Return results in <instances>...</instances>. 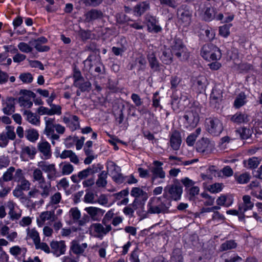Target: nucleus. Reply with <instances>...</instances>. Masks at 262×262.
I'll return each mask as SVG.
<instances>
[{
    "label": "nucleus",
    "mask_w": 262,
    "mask_h": 262,
    "mask_svg": "<svg viewBox=\"0 0 262 262\" xmlns=\"http://www.w3.org/2000/svg\"><path fill=\"white\" fill-rule=\"evenodd\" d=\"M29 236L33 241L34 245L40 241L38 232L35 229L29 230L28 232Z\"/></svg>",
    "instance_id": "6e6d98bb"
},
{
    "label": "nucleus",
    "mask_w": 262,
    "mask_h": 262,
    "mask_svg": "<svg viewBox=\"0 0 262 262\" xmlns=\"http://www.w3.org/2000/svg\"><path fill=\"white\" fill-rule=\"evenodd\" d=\"M171 206L170 200L164 198L163 195L153 197L148 202L147 212L149 214H167L170 213Z\"/></svg>",
    "instance_id": "f257e3e1"
},
{
    "label": "nucleus",
    "mask_w": 262,
    "mask_h": 262,
    "mask_svg": "<svg viewBox=\"0 0 262 262\" xmlns=\"http://www.w3.org/2000/svg\"><path fill=\"white\" fill-rule=\"evenodd\" d=\"M171 262H182L183 256L180 249L175 248L173 249L171 256Z\"/></svg>",
    "instance_id": "c03bdc74"
},
{
    "label": "nucleus",
    "mask_w": 262,
    "mask_h": 262,
    "mask_svg": "<svg viewBox=\"0 0 262 262\" xmlns=\"http://www.w3.org/2000/svg\"><path fill=\"white\" fill-rule=\"evenodd\" d=\"M259 163L260 161L258 159L257 157H253L247 160L246 167L251 169L255 168L258 166Z\"/></svg>",
    "instance_id": "603ef678"
},
{
    "label": "nucleus",
    "mask_w": 262,
    "mask_h": 262,
    "mask_svg": "<svg viewBox=\"0 0 262 262\" xmlns=\"http://www.w3.org/2000/svg\"><path fill=\"white\" fill-rule=\"evenodd\" d=\"M230 120L236 124L246 123L250 121V116L245 113L237 112L231 116Z\"/></svg>",
    "instance_id": "5701e85b"
},
{
    "label": "nucleus",
    "mask_w": 262,
    "mask_h": 262,
    "mask_svg": "<svg viewBox=\"0 0 262 262\" xmlns=\"http://www.w3.org/2000/svg\"><path fill=\"white\" fill-rule=\"evenodd\" d=\"M202 57L206 60H217L222 57L220 49L212 43L204 45L201 51Z\"/></svg>",
    "instance_id": "20e7f679"
},
{
    "label": "nucleus",
    "mask_w": 262,
    "mask_h": 262,
    "mask_svg": "<svg viewBox=\"0 0 262 262\" xmlns=\"http://www.w3.org/2000/svg\"><path fill=\"white\" fill-rule=\"evenodd\" d=\"M92 176L95 173L100 172L103 169V166L100 163L94 164L88 167Z\"/></svg>",
    "instance_id": "864d4df0"
},
{
    "label": "nucleus",
    "mask_w": 262,
    "mask_h": 262,
    "mask_svg": "<svg viewBox=\"0 0 262 262\" xmlns=\"http://www.w3.org/2000/svg\"><path fill=\"white\" fill-rule=\"evenodd\" d=\"M235 133L237 137H239L241 139H247L252 135V131L246 127H240L235 130Z\"/></svg>",
    "instance_id": "e433bc0d"
},
{
    "label": "nucleus",
    "mask_w": 262,
    "mask_h": 262,
    "mask_svg": "<svg viewBox=\"0 0 262 262\" xmlns=\"http://www.w3.org/2000/svg\"><path fill=\"white\" fill-rule=\"evenodd\" d=\"M14 127L11 126H7L6 129V132H4L5 135H6L8 139L9 140H13L16 137L15 133L14 131Z\"/></svg>",
    "instance_id": "bf43d9fd"
},
{
    "label": "nucleus",
    "mask_w": 262,
    "mask_h": 262,
    "mask_svg": "<svg viewBox=\"0 0 262 262\" xmlns=\"http://www.w3.org/2000/svg\"><path fill=\"white\" fill-rule=\"evenodd\" d=\"M181 82V78L177 76H172L170 78V89H176Z\"/></svg>",
    "instance_id": "338daca9"
},
{
    "label": "nucleus",
    "mask_w": 262,
    "mask_h": 262,
    "mask_svg": "<svg viewBox=\"0 0 262 262\" xmlns=\"http://www.w3.org/2000/svg\"><path fill=\"white\" fill-rule=\"evenodd\" d=\"M45 122V128L43 131L44 134L49 137L51 134L54 133L55 124V119L54 118H49L48 117H44Z\"/></svg>",
    "instance_id": "4be33fe9"
},
{
    "label": "nucleus",
    "mask_w": 262,
    "mask_h": 262,
    "mask_svg": "<svg viewBox=\"0 0 262 262\" xmlns=\"http://www.w3.org/2000/svg\"><path fill=\"white\" fill-rule=\"evenodd\" d=\"M170 50L173 56L180 61H187L190 57V52L184 43L182 39L175 37L170 44Z\"/></svg>",
    "instance_id": "f03ea898"
},
{
    "label": "nucleus",
    "mask_w": 262,
    "mask_h": 262,
    "mask_svg": "<svg viewBox=\"0 0 262 262\" xmlns=\"http://www.w3.org/2000/svg\"><path fill=\"white\" fill-rule=\"evenodd\" d=\"M23 115L25 116L26 120L31 124L36 126L40 125V117L36 114L33 113L30 111L25 110Z\"/></svg>",
    "instance_id": "c85d7f7f"
},
{
    "label": "nucleus",
    "mask_w": 262,
    "mask_h": 262,
    "mask_svg": "<svg viewBox=\"0 0 262 262\" xmlns=\"http://www.w3.org/2000/svg\"><path fill=\"white\" fill-rule=\"evenodd\" d=\"M231 24H225L219 28V34L224 37H227L230 34V28Z\"/></svg>",
    "instance_id": "8fccbe9b"
},
{
    "label": "nucleus",
    "mask_w": 262,
    "mask_h": 262,
    "mask_svg": "<svg viewBox=\"0 0 262 262\" xmlns=\"http://www.w3.org/2000/svg\"><path fill=\"white\" fill-rule=\"evenodd\" d=\"M60 167L62 175H69L74 170L73 166L69 163H61Z\"/></svg>",
    "instance_id": "79ce46f5"
},
{
    "label": "nucleus",
    "mask_w": 262,
    "mask_h": 262,
    "mask_svg": "<svg viewBox=\"0 0 262 262\" xmlns=\"http://www.w3.org/2000/svg\"><path fill=\"white\" fill-rule=\"evenodd\" d=\"M9 252L12 255L16 258L21 255V253L25 254L26 252V249L25 248H21L18 246H14L10 248Z\"/></svg>",
    "instance_id": "a18cd8bd"
},
{
    "label": "nucleus",
    "mask_w": 262,
    "mask_h": 262,
    "mask_svg": "<svg viewBox=\"0 0 262 262\" xmlns=\"http://www.w3.org/2000/svg\"><path fill=\"white\" fill-rule=\"evenodd\" d=\"M49 106L52 112V116L54 115H60L61 114V107L60 105L52 104Z\"/></svg>",
    "instance_id": "774afa93"
},
{
    "label": "nucleus",
    "mask_w": 262,
    "mask_h": 262,
    "mask_svg": "<svg viewBox=\"0 0 262 262\" xmlns=\"http://www.w3.org/2000/svg\"><path fill=\"white\" fill-rule=\"evenodd\" d=\"M222 183H216L210 185L208 190L211 193H218L222 191Z\"/></svg>",
    "instance_id": "680f3d73"
},
{
    "label": "nucleus",
    "mask_w": 262,
    "mask_h": 262,
    "mask_svg": "<svg viewBox=\"0 0 262 262\" xmlns=\"http://www.w3.org/2000/svg\"><path fill=\"white\" fill-rule=\"evenodd\" d=\"M50 246L51 252L57 257L64 254L66 250V246L63 241H53L51 243Z\"/></svg>",
    "instance_id": "dca6fc26"
},
{
    "label": "nucleus",
    "mask_w": 262,
    "mask_h": 262,
    "mask_svg": "<svg viewBox=\"0 0 262 262\" xmlns=\"http://www.w3.org/2000/svg\"><path fill=\"white\" fill-rule=\"evenodd\" d=\"M181 183L185 187V191H186L187 189H189V188L193 187L195 182L190 179L188 177H185L183 179H182L181 180Z\"/></svg>",
    "instance_id": "13d9d810"
},
{
    "label": "nucleus",
    "mask_w": 262,
    "mask_h": 262,
    "mask_svg": "<svg viewBox=\"0 0 262 262\" xmlns=\"http://www.w3.org/2000/svg\"><path fill=\"white\" fill-rule=\"evenodd\" d=\"M31 183L26 179L18 182L17 187H19L23 191H27L30 189Z\"/></svg>",
    "instance_id": "e2e57ef3"
},
{
    "label": "nucleus",
    "mask_w": 262,
    "mask_h": 262,
    "mask_svg": "<svg viewBox=\"0 0 262 262\" xmlns=\"http://www.w3.org/2000/svg\"><path fill=\"white\" fill-rule=\"evenodd\" d=\"M87 247L86 243L80 244L77 241L74 240L71 243L70 251L77 255H83Z\"/></svg>",
    "instance_id": "f3484780"
},
{
    "label": "nucleus",
    "mask_w": 262,
    "mask_h": 262,
    "mask_svg": "<svg viewBox=\"0 0 262 262\" xmlns=\"http://www.w3.org/2000/svg\"><path fill=\"white\" fill-rule=\"evenodd\" d=\"M247 97L244 92L239 93L236 97L233 106L235 108H239L247 103Z\"/></svg>",
    "instance_id": "c9c22d12"
},
{
    "label": "nucleus",
    "mask_w": 262,
    "mask_h": 262,
    "mask_svg": "<svg viewBox=\"0 0 262 262\" xmlns=\"http://www.w3.org/2000/svg\"><path fill=\"white\" fill-rule=\"evenodd\" d=\"M222 92L219 90L213 89L210 95V103L212 106L215 108L219 107L218 104L222 100Z\"/></svg>",
    "instance_id": "c756f323"
},
{
    "label": "nucleus",
    "mask_w": 262,
    "mask_h": 262,
    "mask_svg": "<svg viewBox=\"0 0 262 262\" xmlns=\"http://www.w3.org/2000/svg\"><path fill=\"white\" fill-rule=\"evenodd\" d=\"M182 192L183 188L181 186L172 184L164 188L163 196L164 198L170 200L171 204L172 200L177 201L181 199Z\"/></svg>",
    "instance_id": "39448f33"
},
{
    "label": "nucleus",
    "mask_w": 262,
    "mask_h": 262,
    "mask_svg": "<svg viewBox=\"0 0 262 262\" xmlns=\"http://www.w3.org/2000/svg\"><path fill=\"white\" fill-rule=\"evenodd\" d=\"M200 191V188L198 186H193L189 188L186 191L187 193L188 194L189 199L190 200H194L196 195H197Z\"/></svg>",
    "instance_id": "de8ad7c7"
},
{
    "label": "nucleus",
    "mask_w": 262,
    "mask_h": 262,
    "mask_svg": "<svg viewBox=\"0 0 262 262\" xmlns=\"http://www.w3.org/2000/svg\"><path fill=\"white\" fill-rule=\"evenodd\" d=\"M14 171V167H9L7 171L4 172L2 178L0 179V184L2 185L3 182H8L12 180L13 179V173Z\"/></svg>",
    "instance_id": "a19ab883"
},
{
    "label": "nucleus",
    "mask_w": 262,
    "mask_h": 262,
    "mask_svg": "<svg viewBox=\"0 0 262 262\" xmlns=\"http://www.w3.org/2000/svg\"><path fill=\"white\" fill-rule=\"evenodd\" d=\"M39 151L45 156V159L51 157V145L47 141L39 142L37 144Z\"/></svg>",
    "instance_id": "a878e982"
},
{
    "label": "nucleus",
    "mask_w": 262,
    "mask_h": 262,
    "mask_svg": "<svg viewBox=\"0 0 262 262\" xmlns=\"http://www.w3.org/2000/svg\"><path fill=\"white\" fill-rule=\"evenodd\" d=\"M200 112L201 108L197 105H192L186 111L183 116L184 126L189 129L195 127L200 120Z\"/></svg>",
    "instance_id": "7ed1b4c3"
},
{
    "label": "nucleus",
    "mask_w": 262,
    "mask_h": 262,
    "mask_svg": "<svg viewBox=\"0 0 262 262\" xmlns=\"http://www.w3.org/2000/svg\"><path fill=\"white\" fill-rule=\"evenodd\" d=\"M182 143V138L180 133L174 130L172 132L170 137V144L171 148L174 150H178Z\"/></svg>",
    "instance_id": "a211bd4d"
},
{
    "label": "nucleus",
    "mask_w": 262,
    "mask_h": 262,
    "mask_svg": "<svg viewBox=\"0 0 262 262\" xmlns=\"http://www.w3.org/2000/svg\"><path fill=\"white\" fill-rule=\"evenodd\" d=\"M92 227L94 232L97 234L96 236L99 238H102L112 230L111 225H106V227L104 228L100 223L93 224Z\"/></svg>",
    "instance_id": "6ab92c4d"
},
{
    "label": "nucleus",
    "mask_w": 262,
    "mask_h": 262,
    "mask_svg": "<svg viewBox=\"0 0 262 262\" xmlns=\"http://www.w3.org/2000/svg\"><path fill=\"white\" fill-rule=\"evenodd\" d=\"M188 102L186 96L183 95L179 98L178 96L173 95L171 102L172 108L174 112L178 113L185 107Z\"/></svg>",
    "instance_id": "9b49d317"
},
{
    "label": "nucleus",
    "mask_w": 262,
    "mask_h": 262,
    "mask_svg": "<svg viewBox=\"0 0 262 262\" xmlns=\"http://www.w3.org/2000/svg\"><path fill=\"white\" fill-rule=\"evenodd\" d=\"M205 123L207 130L213 136H219L223 130L222 122L216 118H209Z\"/></svg>",
    "instance_id": "423d86ee"
},
{
    "label": "nucleus",
    "mask_w": 262,
    "mask_h": 262,
    "mask_svg": "<svg viewBox=\"0 0 262 262\" xmlns=\"http://www.w3.org/2000/svg\"><path fill=\"white\" fill-rule=\"evenodd\" d=\"M146 60L145 58L141 55L136 58L132 63H130L128 69L133 70L135 67H138L137 72L144 71L146 67Z\"/></svg>",
    "instance_id": "aec40b11"
},
{
    "label": "nucleus",
    "mask_w": 262,
    "mask_h": 262,
    "mask_svg": "<svg viewBox=\"0 0 262 262\" xmlns=\"http://www.w3.org/2000/svg\"><path fill=\"white\" fill-rule=\"evenodd\" d=\"M70 127L72 131L80 128L79 118L78 116L76 115L72 116Z\"/></svg>",
    "instance_id": "49530a36"
},
{
    "label": "nucleus",
    "mask_w": 262,
    "mask_h": 262,
    "mask_svg": "<svg viewBox=\"0 0 262 262\" xmlns=\"http://www.w3.org/2000/svg\"><path fill=\"white\" fill-rule=\"evenodd\" d=\"M26 137L31 142H35L39 137L37 131L35 129H29L26 131Z\"/></svg>",
    "instance_id": "37998d69"
},
{
    "label": "nucleus",
    "mask_w": 262,
    "mask_h": 262,
    "mask_svg": "<svg viewBox=\"0 0 262 262\" xmlns=\"http://www.w3.org/2000/svg\"><path fill=\"white\" fill-rule=\"evenodd\" d=\"M19 79L25 83H30L32 82L33 77L30 73H21L19 76Z\"/></svg>",
    "instance_id": "5fc2aeb1"
},
{
    "label": "nucleus",
    "mask_w": 262,
    "mask_h": 262,
    "mask_svg": "<svg viewBox=\"0 0 262 262\" xmlns=\"http://www.w3.org/2000/svg\"><path fill=\"white\" fill-rule=\"evenodd\" d=\"M213 144L208 138H202L196 143V150L198 152L208 154L211 151Z\"/></svg>",
    "instance_id": "2eb2a0df"
},
{
    "label": "nucleus",
    "mask_w": 262,
    "mask_h": 262,
    "mask_svg": "<svg viewBox=\"0 0 262 262\" xmlns=\"http://www.w3.org/2000/svg\"><path fill=\"white\" fill-rule=\"evenodd\" d=\"M150 8L149 3L147 2H143L136 5L133 10L134 14L137 16H140Z\"/></svg>",
    "instance_id": "393cba45"
},
{
    "label": "nucleus",
    "mask_w": 262,
    "mask_h": 262,
    "mask_svg": "<svg viewBox=\"0 0 262 262\" xmlns=\"http://www.w3.org/2000/svg\"><path fill=\"white\" fill-rule=\"evenodd\" d=\"M243 204H239L238 210L241 213H244L248 210H251L254 206V203L251 201V197L248 195L243 197Z\"/></svg>",
    "instance_id": "bb28decb"
},
{
    "label": "nucleus",
    "mask_w": 262,
    "mask_h": 262,
    "mask_svg": "<svg viewBox=\"0 0 262 262\" xmlns=\"http://www.w3.org/2000/svg\"><path fill=\"white\" fill-rule=\"evenodd\" d=\"M39 188L41 189L40 191V194L42 198H46L50 195L51 190V184H47L46 180L38 183Z\"/></svg>",
    "instance_id": "4c0bfd02"
},
{
    "label": "nucleus",
    "mask_w": 262,
    "mask_h": 262,
    "mask_svg": "<svg viewBox=\"0 0 262 262\" xmlns=\"http://www.w3.org/2000/svg\"><path fill=\"white\" fill-rule=\"evenodd\" d=\"M153 165L154 166L150 168V171L152 173L151 178L152 183H154L157 179L161 180L158 182V184L163 183L166 177V173L162 167L163 163L159 161H154Z\"/></svg>",
    "instance_id": "0eeeda50"
},
{
    "label": "nucleus",
    "mask_w": 262,
    "mask_h": 262,
    "mask_svg": "<svg viewBox=\"0 0 262 262\" xmlns=\"http://www.w3.org/2000/svg\"><path fill=\"white\" fill-rule=\"evenodd\" d=\"M85 21L88 23L101 19L103 17V13L100 10L93 9L87 12L85 14Z\"/></svg>",
    "instance_id": "412c9836"
},
{
    "label": "nucleus",
    "mask_w": 262,
    "mask_h": 262,
    "mask_svg": "<svg viewBox=\"0 0 262 262\" xmlns=\"http://www.w3.org/2000/svg\"><path fill=\"white\" fill-rule=\"evenodd\" d=\"M130 195L135 199L141 197L144 201H146L148 198L147 193L139 187H133L131 190Z\"/></svg>",
    "instance_id": "7c9ffc66"
},
{
    "label": "nucleus",
    "mask_w": 262,
    "mask_h": 262,
    "mask_svg": "<svg viewBox=\"0 0 262 262\" xmlns=\"http://www.w3.org/2000/svg\"><path fill=\"white\" fill-rule=\"evenodd\" d=\"M148 31L149 32L159 33L162 31V28L158 25V21L155 16L150 14L145 16Z\"/></svg>",
    "instance_id": "ddd939ff"
},
{
    "label": "nucleus",
    "mask_w": 262,
    "mask_h": 262,
    "mask_svg": "<svg viewBox=\"0 0 262 262\" xmlns=\"http://www.w3.org/2000/svg\"><path fill=\"white\" fill-rule=\"evenodd\" d=\"M235 179L239 184H246L249 181L250 176L248 172H245L236 177Z\"/></svg>",
    "instance_id": "3c124183"
},
{
    "label": "nucleus",
    "mask_w": 262,
    "mask_h": 262,
    "mask_svg": "<svg viewBox=\"0 0 262 262\" xmlns=\"http://www.w3.org/2000/svg\"><path fill=\"white\" fill-rule=\"evenodd\" d=\"M107 169H110V176L114 182L118 184L123 183L124 176L121 173V168L119 166L114 162H111Z\"/></svg>",
    "instance_id": "1a4fd4ad"
},
{
    "label": "nucleus",
    "mask_w": 262,
    "mask_h": 262,
    "mask_svg": "<svg viewBox=\"0 0 262 262\" xmlns=\"http://www.w3.org/2000/svg\"><path fill=\"white\" fill-rule=\"evenodd\" d=\"M73 85L76 88L80 90L82 92H89L92 88L91 83L89 81H85L84 79H83L75 83H73Z\"/></svg>",
    "instance_id": "473e14b6"
},
{
    "label": "nucleus",
    "mask_w": 262,
    "mask_h": 262,
    "mask_svg": "<svg viewBox=\"0 0 262 262\" xmlns=\"http://www.w3.org/2000/svg\"><path fill=\"white\" fill-rule=\"evenodd\" d=\"M14 100L15 99L12 97L8 99L6 106L3 108L5 114L10 115L15 112Z\"/></svg>",
    "instance_id": "ea45409f"
},
{
    "label": "nucleus",
    "mask_w": 262,
    "mask_h": 262,
    "mask_svg": "<svg viewBox=\"0 0 262 262\" xmlns=\"http://www.w3.org/2000/svg\"><path fill=\"white\" fill-rule=\"evenodd\" d=\"M15 205L16 204L11 201H8L6 204V207L9 209L8 215L12 221L18 220L21 217V213L15 210Z\"/></svg>",
    "instance_id": "b1692460"
},
{
    "label": "nucleus",
    "mask_w": 262,
    "mask_h": 262,
    "mask_svg": "<svg viewBox=\"0 0 262 262\" xmlns=\"http://www.w3.org/2000/svg\"><path fill=\"white\" fill-rule=\"evenodd\" d=\"M20 94L22 95L21 96L19 97L18 100L20 106L28 108L31 107L33 105V103L31 99L36 97L35 94L31 91L21 90L20 91Z\"/></svg>",
    "instance_id": "6e6552de"
},
{
    "label": "nucleus",
    "mask_w": 262,
    "mask_h": 262,
    "mask_svg": "<svg viewBox=\"0 0 262 262\" xmlns=\"http://www.w3.org/2000/svg\"><path fill=\"white\" fill-rule=\"evenodd\" d=\"M92 176L88 168L79 171L77 174H73L71 177V180L74 183H79L81 180L86 179Z\"/></svg>",
    "instance_id": "cd10ccee"
},
{
    "label": "nucleus",
    "mask_w": 262,
    "mask_h": 262,
    "mask_svg": "<svg viewBox=\"0 0 262 262\" xmlns=\"http://www.w3.org/2000/svg\"><path fill=\"white\" fill-rule=\"evenodd\" d=\"M141 252L138 248H136L131 253L129 260L130 262H140L139 255Z\"/></svg>",
    "instance_id": "052dcab7"
},
{
    "label": "nucleus",
    "mask_w": 262,
    "mask_h": 262,
    "mask_svg": "<svg viewBox=\"0 0 262 262\" xmlns=\"http://www.w3.org/2000/svg\"><path fill=\"white\" fill-rule=\"evenodd\" d=\"M39 166L43 171L48 173L47 178L48 179L53 180L58 176L55 164H47L44 162H41L39 163Z\"/></svg>",
    "instance_id": "4468645a"
},
{
    "label": "nucleus",
    "mask_w": 262,
    "mask_h": 262,
    "mask_svg": "<svg viewBox=\"0 0 262 262\" xmlns=\"http://www.w3.org/2000/svg\"><path fill=\"white\" fill-rule=\"evenodd\" d=\"M108 172L102 171L98 175L96 182V185L98 188H104L106 186L107 181L106 180Z\"/></svg>",
    "instance_id": "2f4dec72"
},
{
    "label": "nucleus",
    "mask_w": 262,
    "mask_h": 262,
    "mask_svg": "<svg viewBox=\"0 0 262 262\" xmlns=\"http://www.w3.org/2000/svg\"><path fill=\"white\" fill-rule=\"evenodd\" d=\"M237 246L236 243L233 240L227 241L222 244L221 248L223 250H228L235 248Z\"/></svg>",
    "instance_id": "4d7b16f0"
},
{
    "label": "nucleus",
    "mask_w": 262,
    "mask_h": 262,
    "mask_svg": "<svg viewBox=\"0 0 262 262\" xmlns=\"http://www.w3.org/2000/svg\"><path fill=\"white\" fill-rule=\"evenodd\" d=\"M146 57L150 69L154 72L159 71L161 64L157 57L156 52L152 50H149Z\"/></svg>",
    "instance_id": "f8f14e48"
},
{
    "label": "nucleus",
    "mask_w": 262,
    "mask_h": 262,
    "mask_svg": "<svg viewBox=\"0 0 262 262\" xmlns=\"http://www.w3.org/2000/svg\"><path fill=\"white\" fill-rule=\"evenodd\" d=\"M215 17V9L213 7H206L204 8L203 19L205 21H211Z\"/></svg>",
    "instance_id": "58836bf2"
},
{
    "label": "nucleus",
    "mask_w": 262,
    "mask_h": 262,
    "mask_svg": "<svg viewBox=\"0 0 262 262\" xmlns=\"http://www.w3.org/2000/svg\"><path fill=\"white\" fill-rule=\"evenodd\" d=\"M173 56L171 50L169 51L168 50H164L160 56V59L164 64L169 65L173 61Z\"/></svg>",
    "instance_id": "f704fd0d"
},
{
    "label": "nucleus",
    "mask_w": 262,
    "mask_h": 262,
    "mask_svg": "<svg viewBox=\"0 0 262 262\" xmlns=\"http://www.w3.org/2000/svg\"><path fill=\"white\" fill-rule=\"evenodd\" d=\"M177 14L179 19L182 21L184 26H187L190 24L192 11L186 5H182L178 8Z\"/></svg>",
    "instance_id": "9d476101"
},
{
    "label": "nucleus",
    "mask_w": 262,
    "mask_h": 262,
    "mask_svg": "<svg viewBox=\"0 0 262 262\" xmlns=\"http://www.w3.org/2000/svg\"><path fill=\"white\" fill-rule=\"evenodd\" d=\"M18 49L23 52L29 53L31 52L33 49L29 46L27 43L21 42L18 45Z\"/></svg>",
    "instance_id": "69168bd1"
},
{
    "label": "nucleus",
    "mask_w": 262,
    "mask_h": 262,
    "mask_svg": "<svg viewBox=\"0 0 262 262\" xmlns=\"http://www.w3.org/2000/svg\"><path fill=\"white\" fill-rule=\"evenodd\" d=\"M33 178L34 181H37L38 183L45 180L43 177L42 172L40 169L36 168L33 172Z\"/></svg>",
    "instance_id": "09e8293b"
},
{
    "label": "nucleus",
    "mask_w": 262,
    "mask_h": 262,
    "mask_svg": "<svg viewBox=\"0 0 262 262\" xmlns=\"http://www.w3.org/2000/svg\"><path fill=\"white\" fill-rule=\"evenodd\" d=\"M84 201L87 203H95L96 201H95V194L92 192H86L84 197Z\"/></svg>",
    "instance_id": "0e129e2a"
},
{
    "label": "nucleus",
    "mask_w": 262,
    "mask_h": 262,
    "mask_svg": "<svg viewBox=\"0 0 262 262\" xmlns=\"http://www.w3.org/2000/svg\"><path fill=\"white\" fill-rule=\"evenodd\" d=\"M36 152L37 150L34 146L32 145L24 146L21 148V157L27 155L30 159H33Z\"/></svg>",
    "instance_id": "72a5a7b5"
}]
</instances>
